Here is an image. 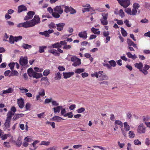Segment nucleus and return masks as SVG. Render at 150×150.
<instances>
[{
  "label": "nucleus",
  "mask_w": 150,
  "mask_h": 150,
  "mask_svg": "<svg viewBox=\"0 0 150 150\" xmlns=\"http://www.w3.org/2000/svg\"><path fill=\"white\" fill-rule=\"evenodd\" d=\"M40 18L39 16L35 15L32 20L20 23L17 25V27H23L25 28L31 27L40 23Z\"/></svg>",
  "instance_id": "obj_1"
},
{
  "label": "nucleus",
  "mask_w": 150,
  "mask_h": 150,
  "mask_svg": "<svg viewBox=\"0 0 150 150\" xmlns=\"http://www.w3.org/2000/svg\"><path fill=\"white\" fill-rule=\"evenodd\" d=\"M64 6V5L56 6L53 8L54 12L52 13V15L56 18H59L60 17V14H61L63 12V8Z\"/></svg>",
  "instance_id": "obj_2"
},
{
  "label": "nucleus",
  "mask_w": 150,
  "mask_h": 150,
  "mask_svg": "<svg viewBox=\"0 0 150 150\" xmlns=\"http://www.w3.org/2000/svg\"><path fill=\"white\" fill-rule=\"evenodd\" d=\"M28 74L30 77H33V78L38 79L42 76L41 73H38L33 71V69L30 68L27 71Z\"/></svg>",
  "instance_id": "obj_3"
},
{
  "label": "nucleus",
  "mask_w": 150,
  "mask_h": 150,
  "mask_svg": "<svg viewBox=\"0 0 150 150\" xmlns=\"http://www.w3.org/2000/svg\"><path fill=\"white\" fill-rule=\"evenodd\" d=\"M64 8L65 9L64 11L66 13H68V12L69 11L71 14H73L75 13L76 12L75 10L71 7L65 6H64Z\"/></svg>",
  "instance_id": "obj_4"
},
{
  "label": "nucleus",
  "mask_w": 150,
  "mask_h": 150,
  "mask_svg": "<svg viewBox=\"0 0 150 150\" xmlns=\"http://www.w3.org/2000/svg\"><path fill=\"white\" fill-rule=\"evenodd\" d=\"M146 127L143 123L141 124L138 127L137 132L140 134L144 133L146 131Z\"/></svg>",
  "instance_id": "obj_5"
},
{
  "label": "nucleus",
  "mask_w": 150,
  "mask_h": 150,
  "mask_svg": "<svg viewBox=\"0 0 150 150\" xmlns=\"http://www.w3.org/2000/svg\"><path fill=\"white\" fill-rule=\"evenodd\" d=\"M4 129L5 130L9 127V111L8 112L7 118L4 124Z\"/></svg>",
  "instance_id": "obj_6"
},
{
  "label": "nucleus",
  "mask_w": 150,
  "mask_h": 150,
  "mask_svg": "<svg viewBox=\"0 0 150 150\" xmlns=\"http://www.w3.org/2000/svg\"><path fill=\"white\" fill-rule=\"evenodd\" d=\"M35 14L34 11H29L27 13V15L24 18L25 20H27L31 19Z\"/></svg>",
  "instance_id": "obj_7"
},
{
  "label": "nucleus",
  "mask_w": 150,
  "mask_h": 150,
  "mask_svg": "<svg viewBox=\"0 0 150 150\" xmlns=\"http://www.w3.org/2000/svg\"><path fill=\"white\" fill-rule=\"evenodd\" d=\"M130 4V0H122L120 5L124 8H126L129 6Z\"/></svg>",
  "instance_id": "obj_8"
},
{
  "label": "nucleus",
  "mask_w": 150,
  "mask_h": 150,
  "mask_svg": "<svg viewBox=\"0 0 150 150\" xmlns=\"http://www.w3.org/2000/svg\"><path fill=\"white\" fill-rule=\"evenodd\" d=\"M19 63L22 66L25 65L28 63L27 59L26 57H21Z\"/></svg>",
  "instance_id": "obj_9"
},
{
  "label": "nucleus",
  "mask_w": 150,
  "mask_h": 150,
  "mask_svg": "<svg viewBox=\"0 0 150 150\" xmlns=\"http://www.w3.org/2000/svg\"><path fill=\"white\" fill-rule=\"evenodd\" d=\"M24 100L22 98L18 99V104L19 108H22L24 107Z\"/></svg>",
  "instance_id": "obj_10"
},
{
  "label": "nucleus",
  "mask_w": 150,
  "mask_h": 150,
  "mask_svg": "<svg viewBox=\"0 0 150 150\" xmlns=\"http://www.w3.org/2000/svg\"><path fill=\"white\" fill-rule=\"evenodd\" d=\"M108 77L104 74L100 75L99 76L98 78L99 80L100 81L108 80Z\"/></svg>",
  "instance_id": "obj_11"
},
{
  "label": "nucleus",
  "mask_w": 150,
  "mask_h": 150,
  "mask_svg": "<svg viewBox=\"0 0 150 150\" xmlns=\"http://www.w3.org/2000/svg\"><path fill=\"white\" fill-rule=\"evenodd\" d=\"M65 24L64 23H60L57 24L56 25L57 27V29L59 31H61L63 29L64 26L65 25Z\"/></svg>",
  "instance_id": "obj_12"
},
{
  "label": "nucleus",
  "mask_w": 150,
  "mask_h": 150,
  "mask_svg": "<svg viewBox=\"0 0 150 150\" xmlns=\"http://www.w3.org/2000/svg\"><path fill=\"white\" fill-rule=\"evenodd\" d=\"M78 36L84 39H86L87 38V33L86 31L81 32L78 34Z\"/></svg>",
  "instance_id": "obj_13"
},
{
  "label": "nucleus",
  "mask_w": 150,
  "mask_h": 150,
  "mask_svg": "<svg viewBox=\"0 0 150 150\" xmlns=\"http://www.w3.org/2000/svg\"><path fill=\"white\" fill-rule=\"evenodd\" d=\"M74 74V72H63V73L64 77L65 79H67L70 77L71 76L73 75Z\"/></svg>",
  "instance_id": "obj_14"
},
{
  "label": "nucleus",
  "mask_w": 150,
  "mask_h": 150,
  "mask_svg": "<svg viewBox=\"0 0 150 150\" xmlns=\"http://www.w3.org/2000/svg\"><path fill=\"white\" fill-rule=\"evenodd\" d=\"M135 67L138 69L139 71L142 70L143 67V65L142 63H136L134 64Z\"/></svg>",
  "instance_id": "obj_15"
},
{
  "label": "nucleus",
  "mask_w": 150,
  "mask_h": 150,
  "mask_svg": "<svg viewBox=\"0 0 150 150\" xmlns=\"http://www.w3.org/2000/svg\"><path fill=\"white\" fill-rule=\"evenodd\" d=\"M27 10V8L25 6L22 5L18 7V12L21 13L23 11H26Z\"/></svg>",
  "instance_id": "obj_16"
},
{
  "label": "nucleus",
  "mask_w": 150,
  "mask_h": 150,
  "mask_svg": "<svg viewBox=\"0 0 150 150\" xmlns=\"http://www.w3.org/2000/svg\"><path fill=\"white\" fill-rule=\"evenodd\" d=\"M48 52L51 53L54 55L57 56H59L60 55V53L58 52L56 50H50L48 51Z\"/></svg>",
  "instance_id": "obj_17"
},
{
  "label": "nucleus",
  "mask_w": 150,
  "mask_h": 150,
  "mask_svg": "<svg viewBox=\"0 0 150 150\" xmlns=\"http://www.w3.org/2000/svg\"><path fill=\"white\" fill-rule=\"evenodd\" d=\"M49 47L50 48H57L61 47V46L60 45V44H59V43L58 42L54 44H53L52 45L50 46Z\"/></svg>",
  "instance_id": "obj_18"
},
{
  "label": "nucleus",
  "mask_w": 150,
  "mask_h": 150,
  "mask_svg": "<svg viewBox=\"0 0 150 150\" xmlns=\"http://www.w3.org/2000/svg\"><path fill=\"white\" fill-rule=\"evenodd\" d=\"M11 112L10 111V119L11 117L14 115V113L16 111V108L15 107L13 106L11 108Z\"/></svg>",
  "instance_id": "obj_19"
},
{
  "label": "nucleus",
  "mask_w": 150,
  "mask_h": 150,
  "mask_svg": "<svg viewBox=\"0 0 150 150\" xmlns=\"http://www.w3.org/2000/svg\"><path fill=\"white\" fill-rule=\"evenodd\" d=\"M22 144V141L21 137H18L17 140L16 142V146L18 147H20Z\"/></svg>",
  "instance_id": "obj_20"
},
{
  "label": "nucleus",
  "mask_w": 150,
  "mask_h": 150,
  "mask_svg": "<svg viewBox=\"0 0 150 150\" xmlns=\"http://www.w3.org/2000/svg\"><path fill=\"white\" fill-rule=\"evenodd\" d=\"M53 110L54 112L55 113L57 112H60V110L62 109V106H58L57 107L53 108Z\"/></svg>",
  "instance_id": "obj_21"
},
{
  "label": "nucleus",
  "mask_w": 150,
  "mask_h": 150,
  "mask_svg": "<svg viewBox=\"0 0 150 150\" xmlns=\"http://www.w3.org/2000/svg\"><path fill=\"white\" fill-rule=\"evenodd\" d=\"M140 12V11L139 10L137 11V9H135L134 8H133L131 12V15H136L137 13H138V14H139Z\"/></svg>",
  "instance_id": "obj_22"
},
{
  "label": "nucleus",
  "mask_w": 150,
  "mask_h": 150,
  "mask_svg": "<svg viewBox=\"0 0 150 150\" xmlns=\"http://www.w3.org/2000/svg\"><path fill=\"white\" fill-rule=\"evenodd\" d=\"M99 29H96L93 27H92L91 28V31L95 34L99 35L100 34V32L99 31Z\"/></svg>",
  "instance_id": "obj_23"
},
{
  "label": "nucleus",
  "mask_w": 150,
  "mask_h": 150,
  "mask_svg": "<svg viewBox=\"0 0 150 150\" xmlns=\"http://www.w3.org/2000/svg\"><path fill=\"white\" fill-rule=\"evenodd\" d=\"M81 64V59H78L73 63L72 65L75 67H76L77 66Z\"/></svg>",
  "instance_id": "obj_24"
},
{
  "label": "nucleus",
  "mask_w": 150,
  "mask_h": 150,
  "mask_svg": "<svg viewBox=\"0 0 150 150\" xmlns=\"http://www.w3.org/2000/svg\"><path fill=\"white\" fill-rule=\"evenodd\" d=\"M24 116L23 114H16L13 117V118L14 120H15L17 119L18 118L21 117H23Z\"/></svg>",
  "instance_id": "obj_25"
},
{
  "label": "nucleus",
  "mask_w": 150,
  "mask_h": 150,
  "mask_svg": "<svg viewBox=\"0 0 150 150\" xmlns=\"http://www.w3.org/2000/svg\"><path fill=\"white\" fill-rule=\"evenodd\" d=\"M52 119L54 121L57 122H60L61 119L64 120L60 117L58 116H55L52 117Z\"/></svg>",
  "instance_id": "obj_26"
},
{
  "label": "nucleus",
  "mask_w": 150,
  "mask_h": 150,
  "mask_svg": "<svg viewBox=\"0 0 150 150\" xmlns=\"http://www.w3.org/2000/svg\"><path fill=\"white\" fill-rule=\"evenodd\" d=\"M85 69L83 68L77 69L75 70V73L76 74H80L81 73L83 72Z\"/></svg>",
  "instance_id": "obj_27"
},
{
  "label": "nucleus",
  "mask_w": 150,
  "mask_h": 150,
  "mask_svg": "<svg viewBox=\"0 0 150 150\" xmlns=\"http://www.w3.org/2000/svg\"><path fill=\"white\" fill-rule=\"evenodd\" d=\"M0 92V95L3 96H4V94H6L7 93H9V88H8V89L6 90H3L2 92Z\"/></svg>",
  "instance_id": "obj_28"
},
{
  "label": "nucleus",
  "mask_w": 150,
  "mask_h": 150,
  "mask_svg": "<svg viewBox=\"0 0 150 150\" xmlns=\"http://www.w3.org/2000/svg\"><path fill=\"white\" fill-rule=\"evenodd\" d=\"M18 75L19 73L17 71L13 70H11V72L10 74V76H18Z\"/></svg>",
  "instance_id": "obj_29"
},
{
  "label": "nucleus",
  "mask_w": 150,
  "mask_h": 150,
  "mask_svg": "<svg viewBox=\"0 0 150 150\" xmlns=\"http://www.w3.org/2000/svg\"><path fill=\"white\" fill-rule=\"evenodd\" d=\"M55 79H60L61 78V74H60L59 72H58L55 74Z\"/></svg>",
  "instance_id": "obj_30"
},
{
  "label": "nucleus",
  "mask_w": 150,
  "mask_h": 150,
  "mask_svg": "<svg viewBox=\"0 0 150 150\" xmlns=\"http://www.w3.org/2000/svg\"><path fill=\"white\" fill-rule=\"evenodd\" d=\"M121 32L122 35L124 36H126L127 35V33L126 30L122 27L121 28Z\"/></svg>",
  "instance_id": "obj_31"
},
{
  "label": "nucleus",
  "mask_w": 150,
  "mask_h": 150,
  "mask_svg": "<svg viewBox=\"0 0 150 150\" xmlns=\"http://www.w3.org/2000/svg\"><path fill=\"white\" fill-rule=\"evenodd\" d=\"M47 47L45 46H40L39 47V52L40 53H42L44 52V49L46 48Z\"/></svg>",
  "instance_id": "obj_32"
},
{
  "label": "nucleus",
  "mask_w": 150,
  "mask_h": 150,
  "mask_svg": "<svg viewBox=\"0 0 150 150\" xmlns=\"http://www.w3.org/2000/svg\"><path fill=\"white\" fill-rule=\"evenodd\" d=\"M22 46L25 49L31 48L32 47L31 45L26 44H23Z\"/></svg>",
  "instance_id": "obj_33"
},
{
  "label": "nucleus",
  "mask_w": 150,
  "mask_h": 150,
  "mask_svg": "<svg viewBox=\"0 0 150 150\" xmlns=\"http://www.w3.org/2000/svg\"><path fill=\"white\" fill-rule=\"evenodd\" d=\"M129 137L130 138H132L135 137V134L134 133L133 131H130L129 132Z\"/></svg>",
  "instance_id": "obj_34"
},
{
  "label": "nucleus",
  "mask_w": 150,
  "mask_h": 150,
  "mask_svg": "<svg viewBox=\"0 0 150 150\" xmlns=\"http://www.w3.org/2000/svg\"><path fill=\"white\" fill-rule=\"evenodd\" d=\"M64 117H66L68 116L69 118H71L73 117V115L72 114V112H67L66 114H64Z\"/></svg>",
  "instance_id": "obj_35"
},
{
  "label": "nucleus",
  "mask_w": 150,
  "mask_h": 150,
  "mask_svg": "<svg viewBox=\"0 0 150 150\" xmlns=\"http://www.w3.org/2000/svg\"><path fill=\"white\" fill-rule=\"evenodd\" d=\"M125 11L128 14L131 15L132 10L129 8H126L125 9Z\"/></svg>",
  "instance_id": "obj_36"
},
{
  "label": "nucleus",
  "mask_w": 150,
  "mask_h": 150,
  "mask_svg": "<svg viewBox=\"0 0 150 150\" xmlns=\"http://www.w3.org/2000/svg\"><path fill=\"white\" fill-rule=\"evenodd\" d=\"M24 140L26 142H31L32 141V138L28 136L24 139Z\"/></svg>",
  "instance_id": "obj_37"
},
{
  "label": "nucleus",
  "mask_w": 150,
  "mask_h": 150,
  "mask_svg": "<svg viewBox=\"0 0 150 150\" xmlns=\"http://www.w3.org/2000/svg\"><path fill=\"white\" fill-rule=\"evenodd\" d=\"M109 63L110 64V65L113 67H115L116 66V63L115 61L113 60H112L109 61Z\"/></svg>",
  "instance_id": "obj_38"
},
{
  "label": "nucleus",
  "mask_w": 150,
  "mask_h": 150,
  "mask_svg": "<svg viewBox=\"0 0 150 150\" xmlns=\"http://www.w3.org/2000/svg\"><path fill=\"white\" fill-rule=\"evenodd\" d=\"M15 41V37L12 35H10V43H14Z\"/></svg>",
  "instance_id": "obj_39"
},
{
  "label": "nucleus",
  "mask_w": 150,
  "mask_h": 150,
  "mask_svg": "<svg viewBox=\"0 0 150 150\" xmlns=\"http://www.w3.org/2000/svg\"><path fill=\"white\" fill-rule=\"evenodd\" d=\"M50 143V142H46L45 141H43L41 142L40 145H44L45 146H48L49 145Z\"/></svg>",
  "instance_id": "obj_40"
},
{
  "label": "nucleus",
  "mask_w": 150,
  "mask_h": 150,
  "mask_svg": "<svg viewBox=\"0 0 150 150\" xmlns=\"http://www.w3.org/2000/svg\"><path fill=\"white\" fill-rule=\"evenodd\" d=\"M119 16L122 18H123L125 16V13L123 12V10L122 9L120 10Z\"/></svg>",
  "instance_id": "obj_41"
},
{
  "label": "nucleus",
  "mask_w": 150,
  "mask_h": 150,
  "mask_svg": "<svg viewBox=\"0 0 150 150\" xmlns=\"http://www.w3.org/2000/svg\"><path fill=\"white\" fill-rule=\"evenodd\" d=\"M127 43L129 46H132L134 43L132 41L129 39H127Z\"/></svg>",
  "instance_id": "obj_42"
},
{
  "label": "nucleus",
  "mask_w": 150,
  "mask_h": 150,
  "mask_svg": "<svg viewBox=\"0 0 150 150\" xmlns=\"http://www.w3.org/2000/svg\"><path fill=\"white\" fill-rule=\"evenodd\" d=\"M39 95L42 96H43L45 95L44 90L43 89H41V91L39 92Z\"/></svg>",
  "instance_id": "obj_43"
},
{
  "label": "nucleus",
  "mask_w": 150,
  "mask_h": 150,
  "mask_svg": "<svg viewBox=\"0 0 150 150\" xmlns=\"http://www.w3.org/2000/svg\"><path fill=\"white\" fill-rule=\"evenodd\" d=\"M19 90H20L21 91V92L22 93H27L28 91V90L25 88L24 89L23 88H19Z\"/></svg>",
  "instance_id": "obj_44"
},
{
  "label": "nucleus",
  "mask_w": 150,
  "mask_h": 150,
  "mask_svg": "<svg viewBox=\"0 0 150 150\" xmlns=\"http://www.w3.org/2000/svg\"><path fill=\"white\" fill-rule=\"evenodd\" d=\"M134 143L135 145H139L141 144V142L139 139H135L134 141Z\"/></svg>",
  "instance_id": "obj_45"
},
{
  "label": "nucleus",
  "mask_w": 150,
  "mask_h": 150,
  "mask_svg": "<svg viewBox=\"0 0 150 150\" xmlns=\"http://www.w3.org/2000/svg\"><path fill=\"white\" fill-rule=\"evenodd\" d=\"M99 83L100 84H104L105 86H108L109 85V82L108 81H104L99 82Z\"/></svg>",
  "instance_id": "obj_46"
},
{
  "label": "nucleus",
  "mask_w": 150,
  "mask_h": 150,
  "mask_svg": "<svg viewBox=\"0 0 150 150\" xmlns=\"http://www.w3.org/2000/svg\"><path fill=\"white\" fill-rule=\"evenodd\" d=\"M100 21L102 24L103 25H106L108 24V22L106 20L101 19Z\"/></svg>",
  "instance_id": "obj_47"
},
{
  "label": "nucleus",
  "mask_w": 150,
  "mask_h": 150,
  "mask_svg": "<svg viewBox=\"0 0 150 150\" xmlns=\"http://www.w3.org/2000/svg\"><path fill=\"white\" fill-rule=\"evenodd\" d=\"M50 73V70L49 69H46L43 72V74L44 76H47Z\"/></svg>",
  "instance_id": "obj_48"
},
{
  "label": "nucleus",
  "mask_w": 150,
  "mask_h": 150,
  "mask_svg": "<svg viewBox=\"0 0 150 150\" xmlns=\"http://www.w3.org/2000/svg\"><path fill=\"white\" fill-rule=\"evenodd\" d=\"M85 109L83 107H81L78 109L77 112L78 113H81L83 112L85 110Z\"/></svg>",
  "instance_id": "obj_49"
},
{
  "label": "nucleus",
  "mask_w": 150,
  "mask_h": 150,
  "mask_svg": "<svg viewBox=\"0 0 150 150\" xmlns=\"http://www.w3.org/2000/svg\"><path fill=\"white\" fill-rule=\"evenodd\" d=\"M139 7V5L137 3H135L133 4V8H134L135 9H138V8Z\"/></svg>",
  "instance_id": "obj_50"
},
{
  "label": "nucleus",
  "mask_w": 150,
  "mask_h": 150,
  "mask_svg": "<svg viewBox=\"0 0 150 150\" xmlns=\"http://www.w3.org/2000/svg\"><path fill=\"white\" fill-rule=\"evenodd\" d=\"M8 36L7 35L6 33H5L4 36L3 38V40L5 41H7V39L8 38Z\"/></svg>",
  "instance_id": "obj_51"
},
{
  "label": "nucleus",
  "mask_w": 150,
  "mask_h": 150,
  "mask_svg": "<svg viewBox=\"0 0 150 150\" xmlns=\"http://www.w3.org/2000/svg\"><path fill=\"white\" fill-rule=\"evenodd\" d=\"M49 27L50 28H56V27L55 24L53 23H51L49 25Z\"/></svg>",
  "instance_id": "obj_52"
},
{
  "label": "nucleus",
  "mask_w": 150,
  "mask_h": 150,
  "mask_svg": "<svg viewBox=\"0 0 150 150\" xmlns=\"http://www.w3.org/2000/svg\"><path fill=\"white\" fill-rule=\"evenodd\" d=\"M144 118L143 119V120L144 122L145 123V122H146L148 121L150 119V117L149 116H146V117H145L144 116H143Z\"/></svg>",
  "instance_id": "obj_53"
},
{
  "label": "nucleus",
  "mask_w": 150,
  "mask_h": 150,
  "mask_svg": "<svg viewBox=\"0 0 150 150\" xmlns=\"http://www.w3.org/2000/svg\"><path fill=\"white\" fill-rule=\"evenodd\" d=\"M15 65V63L14 62L10 63V69L11 70H13L14 67Z\"/></svg>",
  "instance_id": "obj_54"
},
{
  "label": "nucleus",
  "mask_w": 150,
  "mask_h": 150,
  "mask_svg": "<svg viewBox=\"0 0 150 150\" xmlns=\"http://www.w3.org/2000/svg\"><path fill=\"white\" fill-rule=\"evenodd\" d=\"M15 41L17 42L18 40H21L22 39V37L21 36H19L18 37H15Z\"/></svg>",
  "instance_id": "obj_55"
},
{
  "label": "nucleus",
  "mask_w": 150,
  "mask_h": 150,
  "mask_svg": "<svg viewBox=\"0 0 150 150\" xmlns=\"http://www.w3.org/2000/svg\"><path fill=\"white\" fill-rule=\"evenodd\" d=\"M129 21L126 20L124 21V23L126 24V25L128 27H130L131 25V24H130L129 23Z\"/></svg>",
  "instance_id": "obj_56"
},
{
  "label": "nucleus",
  "mask_w": 150,
  "mask_h": 150,
  "mask_svg": "<svg viewBox=\"0 0 150 150\" xmlns=\"http://www.w3.org/2000/svg\"><path fill=\"white\" fill-rule=\"evenodd\" d=\"M103 18L104 20H106L108 18V14L105 13H103L102 14Z\"/></svg>",
  "instance_id": "obj_57"
},
{
  "label": "nucleus",
  "mask_w": 150,
  "mask_h": 150,
  "mask_svg": "<svg viewBox=\"0 0 150 150\" xmlns=\"http://www.w3.org/2000/svg\"><path fill=\"white\" fill-rule=\"evenodd\" d=\"M7 13H6L5 17L6 19L7 20L9 18V10H8Z\"/></svg>",
  "instance_id": "obj_58"
},
{
  "label": "nucleus",
  "mask_w": 150,
  "mask_h": 150,
  "mask_svg": "<svg viewBox=\"0 0 150 150\" xmlns=\"http://www.w3.org/2000/svg\"><path fill=\"white\" fill-rule=\"evenodd\" d=\"M52 98H50V99H46L45 100V104L48 103L50 102H52Z\"/></svg>",
  "instance_id": "obj_59"
},
{
  "label": "nucleus",
  "mask_w": 150,
  "mask_h": 150,
  "mask_svg": "<svg viewBox=\"0 0 150 150\" xmlns=\"http://www.w3.org/2000/svg\"><path fill=\"white\" fill-rule=\"evenodd\" d=\"M103 65L104 66H105L108 68L109 69L111 68V66L108 64L105 63L104 62L103 63Z\"/></svg>",
  "instance_id": "obj_60"
},
{
  "label": "nucleus",
  "mask_w": 150,
  "mask_h": 150,
  "mask_svg": "<svg viewBox=\"0 0 150 150\" xmlns=\"http://www.w3.org/2000/svg\"><path fill=\"white\" fill-rule=\"evenodd\" d=\"M115 123L116 124L118 125L121 126H122V122L120 121L119 120H116L115 122Z\"/></svg>",
  "instance_id": "obj_61"
},
{
  "label": "nucleus",
  "mask_w": 150,
  "mask_h": 150,
  "mask_svg": "<svg viewBox=\"0 0 150 150\" xmlns=\"http://www.w3.org/2000/svg\"><path fill=\"white\" fill-rule=\"evenodd\" d=\"M47 124H50L52 127L53 128H54L55 127V123L54 122H50L48 121L47 122Z\"/></svg>",
  "instance_id": "obj_62"
},
{
  "label": "nucleus",
  "mask_w": 150,
  "mask_h": 150,
  "mask_svg": "<svg viewBox=\"0 0 150 150\" xmlns=\"http://www.w3.org/2000/svg\"><path fill=\"white\" fill-rule=\"evenodd\" d=\"M145 144L147 146L150 144V140L149 138H147L146 139Z\"/></svg>",
  "instance_id": "obj_63"
},
{
  "label": "nucleus",
  "mask_w": 150,
  "mask_h": 150,
  "mask_svg": "<svg viewBox=\"0 0 150 150\" xmlns=\"http://www.w3.org/2000/svg\"><path fill=\"white\" fill-rule=\"evenodd\" d=\"M58 69L59 71H64L65 70V68L62 66H59Z\"/></svg>",
  "instance_id": "obj_64"
}]
</instances>
